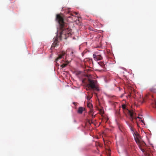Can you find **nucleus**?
I'll use <instances>...</instances> for the list:
<instances>
[{
  "label": "nucleus",
  "mask_w": 156,
  "mask_h": 156,
  "mask_svg": "<svg viewBox=\"0 0 156 156\" xmlns=\"http://www.w3.org/2000/svg\"><path fill=\"white\" fill-rule=\"evenodd\" d=\"M56 20L59 25L61 31L59 36V39L61 40L66 39L71 35V30L67 27V24L64 22L63 17L59 14L56 16Z\"/></svg>",
  "instance_id": "1"
},
{
  "label": "nucleus",
  "mask_w": 156,
  "mask_h": 156,
  "mask_svg": "<svg viewBox=\"0 0 156 156\" xmlns=\"http://www.w3.org/2000/svg\"><path fill=\"white\" fill-rule=\"evenodd\" d=\"M88 83L87 85V87L86 88L87 90H96L98 91L99 90L98 83L96 80L88 78Z\"/></svg>",
  "instance_id": "2"
},
{
  "label": "nucleus",
  "mask_w": 156,
  "mask_h": 156,
  "mask_svg": "<svg viewBox=\"0 0 156 156\" xmlns=\"http://www.w3.org/2000/svg\"><path fill=\"white\" fill-rule=\"evenodd\" d=\"M137 136L136 137L134 136V139L137 144L138 145L140 149L142 151L143 153L145 154L146 156H149V154L147 153L145 150L142 147V146H144L145 145V144L144 142H141L140 141V136L139 134H137Z\"/></svg>",
  "instance_id": "3"
},
{
  "label": "nucleus",
  "mask_w": 156,
  "mask_h": 156,
  "mask_svg": "<svg viewBox=\"0 0 156 156\" xmlns=\"http://www.w3.org/2000/svg\"><path fill=\"white\" fill-rule=\"evenodd\" d=\"M93 57L95 61L100 60L102 59V57L100 55H97L94 54L93 55Z\"/></svg>",
  "instance_id": "4"
},
{
  "label": "nucleus",
  "mask_w": 156,
  "mask_h": 156,
  "mask_svg": "<svg viewBox=\"0 0 156 156\" xmlns=\"http://www.w3.org/2000/svg\"><path fill=\"white\" fill-rule=\"evenodd\" d=\"M54 42L52 44L51 47H55L57 45V44L58 43V38L57 37H55L53 40Z\"/></svg>",
  "instance_id": "5"
},
{
  "label": "nucleus",
  "mask_w": 156,
  "mask_h": 156,
  "mask_svg": "<svg viewBox=\"0 0 156 156\" xmlns=\"http://www.w3.org/2000/svg\"><path fill=\"white\" fill-rule=\"evenodd\" d=\"M65 54V52H62L61 54L59 55L55 59V61H57L58 60L62 58Z\"/></svg>",
  "instance_id": "6"
},
{
  "label": "nucleus",
  "mask_w": 156,
  "mask_h": 156,
  "mask_svg": "<svg viewBox=\"0 0 156 156\" xmlns=\"http://www.w3.org/2000/svg\"><path fill=\"white\" fill-rule=\"evenodd\" d=\"M63 62H64L62 63V65L61 66V67L62 68L66 67L69 63V62L68 61H63Z\"/></svg>",
  "instance_id": "7"
},
{
  "label": "nucleus",
  "mask_w": 156,
  "mask_h": 156,
  "mask_svg": "<svg viewBox=\"0 0 156 156\" xmlns=\"http://www.w3.org/2000/svg\"><path fill=\"white\" fill-rule=\"evenodd\" d=\"M128 113L129 115L130 116L131 119V120L133 121V119H135V118L133 116V112L129 110H128Z\"/></svg>",
  "instance_id": "8"
},
{
  "label": "nucleus",
  "mask_w": 156,
  "mask_h": 156,
  "mask_svg": "<svg viewBox=\"0 0 156 156\" xmlns=\"http://www.w3.org/2000/svg\"><path fill=\"white\" fill-rule=\"evenodd\" d=\"M87 106L88 107H89L90 109V112H92V108H93L92 105L91 103H89L87 104Z\"/></svg>",
  "instance_id": "9"
},
{
  "label": "nucleus",
  "mask_w": 156,
  "mask_h": 156,
  "mask_svg": "<svg viewBox=\"0 0 156 156\" xmlns=\"http://www.w3.org/2000/svg\"><path fill=\"white\" fill-rule=\"evenodd\" d=\"M83 110V108L82 107H80L78 108V112L80 114H81L82 113Z\"/></svg>",
  "instance_id": "10"
},
{
  "label": "nucleus",
  "mask_w": 156,
  "mask_h": 156,
  "mask_svg": "<svg viewBox=\"0 0 156 156\" xmlns=\"http://www.w3.org/2000/svg\"><path fill=\"white\" fill-rule=\"evenodd\" d=\"M129 126L130 128V129L132 132V133H133L134 132L135 129L133 128V126L130 124L129 125Z\"/></svg>",
  "instance_id": "11"
},
{
  "label": "nucleus",
  "mask_w": 156,
  "mask_h": 156,
  "mask_svg": "<svg viewBox=\"0 0 156 156\" xmlns=\"http://www.w3.org/2000/svg\"><path fill=\"white\" fill-rule=\"evenodd\" d=\"M92 96H91L90 95H88L87 96V99L88 100H90V99L92 98Z\"/></svg>",
  "instance_id": "12"
},
{
  "label": "nucleus",
  "mask_w": 156,
  "mask_h": 156,
  "mask_svg": "<svg viewBox=\"0 0 156 156\" xmlns=\"http://www.w3.org/2000/svg\"><path fill=\"white\" fill-rule=\"evenodd\" d=\"M133 134L134 136H135V137H136L137 136V134H139L136 132H135L133 133Z\"/></svg>",
  "instance_id": "13"
},
{
  "label": "nucleus",
  "mask_w": 156,
  "mask_h": 156,
  "mask_svg": "<svg viewBox=\"0 0 156 156\" xmlns=\"http://www.w3.org/2000/svg\"><path fill=\"white\" fill-rule=\"evenodd\" d=\"M126 105H122V107L123 109H126Z\"/></svg>",
  "instance_id": "14"
},
{
  "label": "nucleus",
  "mask_w": 156,
  "mask_h": 156,
  "mask_svg": "<svg viewBox=\"0 0 156 156\" xmlns=\"http://www.w3.org/2000/svg\"><path fill=\"white\" fill-rule=\"evenodd\" d=\"M84 53H85V52L84 51L82 53V55L83 56V55Z\"/></svg>",
  "instance_id": "15"
},
{
  "label": "nucleus",
  "mask_w": 156,
  "mask_h": 156,
  "mask_svg": "<svg viewBox=\"0 0 156 156\" xmlns=\"http://www.w3.org/2000/svg\"><path fill=\"white\" fill-rule=\"evenodd\" d=\"M155 108H156V102H155Z\"/></svg>",
  "instance_id": "16"
},
{
  "label": "nucleus",
  "mask_w": 156,
  "mask_h": 156,
  "mask_svg": "<svg viewBox=\"0 0 156 156\" xmlns=\"http://www.w3.org/2000/svg\"><path fill=\"white\" fill-rule=\"evenodd\" d=\"M73 104L75 105H76V103L75 102H73Z\"/></svg>",
  "instance_id": "17"
},
{
  "label": "nucleus",
  "mask_w": 156,
  "mask_h": 156,
  "mask_svg": "<svg viewBox=\"0 0 156 156\" xmlns=\"http://www.w3.org/2000/svg\"><path fill=\"white\" fill-rule=\"evenodd\" d=\"M137 118H138V119H141V118L138 116L137 117Z\"/></svg>",
  "instance_id": "18"
},
{
  "label": "nucleus",
  "mask_w": 156,
  "mask_h": 156,
  "mask_svg": "<svg viewBox=\"0 0 156 156\" xmlns=\"http://www.w3.org/2000/svg\"><path fill=\"white\" fill-rule=\"evenodd\" d=\"M74 13L76 15L77 14V13L76 12H74Z\"/></svg>",
  "instance_id": "19"
},
{
  "label": "nucleus",
  "mask_w": 156,
  "mask_h": 156,
  "mask_svg": "<svg viewBox=\"0 0 156 156\" xmlns=\"http://www.w3.org/2000/svg\"><path fill=\"white\" fill-rule=\"evenodd\" d=\"M141 122H144L143 121V120H141Z\"/></svg>",
  "instance_id": "20"
},
{
  "label": "nucleus",
  "mask_w": 156,
  "mask_h": 156,
  "mask_svg": "<svg viewBox=\"0 0 156 156\" xmlns=\"http://www.w3.org/2000/svg\"><path fill=\"white\" fill-rule=\"evenodd\" d=\"M72 53L73 54V52H72Z\"/></svg>",
  "instance_id": "21"
}]
</instances>
